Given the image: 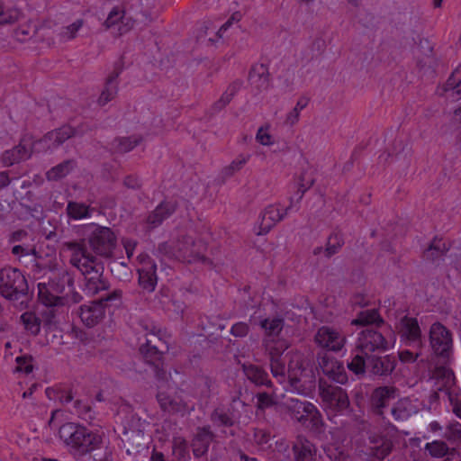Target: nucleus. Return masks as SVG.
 Segmentation results:
<instances>
[{
    "mask_svg": "<svg viewBox=\"0 0 461 461\" xmlns=\"http://www.w3.org/2000/svg\"><path fill=\"white\" fill-rule=\"evenodd\" d=\"M66 247L71 251L70 263L85 276L84 292L87 295H95L106 290L108 285L103 277L104 265L100 259L90 253L84 244L68 241Z\"/></svg>",
    "mask_w": 461,
    "mask_h": 461,
    "instance_id": "nucleus-1",
    "label": "nucleus"
},
{
    "mask_svg": "<svg viewBox=\"0 0 461 461\" xmlns=\"http://www.w3.org/2000/svg\"><path fill=\"white\" fill-rule=\"evenodd\" d=\"M265 348L270 357V366L273 376L279 382H282L287 372L291 386L297 389L304 372L301 356L296 354L289 357V363L286 368L285 363L288 358V353L284 356L287 349V345L285 340L266 339Z\"/></svg>",
    "mask_w": 461,
    "mask_h": 461,
    "instance_id": "nucleus-2",
    "label": "nucleus"
},
{
    "mask_svg": "<svg viewBox=\"0 0 461 461\" xmlns=\"http://www.w3.org/2000/svg\"><path fill=\"white\" fill-rule=\"evenodd\" d=\"M313 178L306 173L303 174L298 181L297 191L289 199V205L285 207L281 203L267 206L259 216L258 235L267 234L273 226L280 221L289 212L297 211L304 193L313 185Z\"/></svg>",
    "mask_w": 461,
    "mask_h": 461,
    "instance_id": "nucleus-3",
    "label": "nucleus"
},
{
    "mask_svg": "<svg viewBox=\"0 0 461 461\" xmlns=\"http://www.w3.org/2000/svg\"><path fill=\"white\" fill-rule=\"evenodd\" d=\"M168 350L164 333L161 330L154 328L146 334V342L140 347V352L147 363L153 366L157 379L167 382V371L163 362V353Z\"/></svg>",
    "mask_w": 461,
    "mask_h": 461,
    "instance_id": "nucleus-4",
    "label": "nucleus"
},
{
    "mask_svg": "<svg viewBox=\"0 0 461 461\" xmlns=\"http://www.w3.org/2000/svg\"><path fill=\"white\" fill-rule=\"evenodd\" d=\"M59 433L66 445L83 454L98 448L103 440L98 432H93L73 422L61 425Z\"/></svg>",
    "mask_w": 461,
    "mask_h": 461,
    "instance_id": "nucleus-5",
    "label": "nucleus"
},
{
    "mask_svg": "<svg viewBox=\"0 0 461 461\" xmlns=\"http://www.w3.org/2000/svg\"><path fill=\"white\" fill-rule=\"evenodd\" d=\"M38 296L41 303L46 306H56L61 303V294L66 288H73V279L66 270H49L48 282H39Z\"/></svg>",
    "mask_w": 461,
    "mask_h": 461,
    "instance_id": "nucleus-6",
    "label": "nucleus"
},
{
    "mask_svg": "<svg viewBox=\"0 0 461 461\" xmlns=\"http://www.w3.org/2000/svg\"><path fill=\"white\" fill-rule=\"evenodd\" d=\"M290 415L315 435L323 432L324 423L317 407L307 401L286 397L283 402Z\"/></svg>",
    "mask_w": 461,
    "mask_h": 461,
    "instance_id": "nucleus-7",
    "label": "nucleus"
},
{
    "mask_svg": "<svg viewBox=\"0 0 461 461\" xmlns=\"http://www.w3.org/2000/svg\"><path fill=\"white\" fill-rule=\"evenodd\" d=\"M84 229L88 235L89 245L96 254L107 258L114 257L117 238L110 228L89 223Z\"/></svg>",
    "mask_w": 461,
    "mask_h": 461,
    "instance_id": "nucleus-8",
    "label": "nucleus"
},
{
    "mask_svg": "<svg viewBox=\"0 0 461 461\" xmlns=\"http://www.w3.org/2000/svg\"><path fill=\"white\" fill-rule=\"evenodd\" d=\"M320 395L328 416H337L346 411L349 406L348 396L340 386L319 380Z\"/></svg>",
    "mask_w": 461,
    "mask_h": 461,
    "instance_id": "nucleus-9",
    "label": "nucleus"
},
{
    "mask_svg": "<svg viewBox=\"0 0 461 461\" xmlns=\"http://www.w3.org/2000/svg\"><path fill=\"white\" fill-rule=\"evenodd\" d=\"M28 290L27 281L23 273L14 267H4L0 270V294L10 300L18 299Z\"/></svg>",
    "mask_w": 461,
    "mask_h": 461,
    "instance_id": "nucleus-10",
    "label": "nucleus"
},
{
    "mask_svg": "<svg viewBox=\"0 0 461 461\" xmlns=\"http://www.w3.org/2000/svg\"><path fill=\"white\" fill-rule=\"evenodd\" d=\"M121 299L122 292L114 290L99 301L81 305L78 312L81 321L86 327H94L104 317L105 305L110 302H115L114 305L117 306L121 303Z\"/></svg>",
    "mask_w": 461,
    "mask_h": 461,
    "instance_id": "nucleus-11",
    "label": "nucleus"
},
{
    "mask_svg": "<svg viewBox=\"0 0 461 461\" xmlns=\"http://www.w3.org/2000/svg\"><path fill=\"white\" fill-rule=\"evenodd\" d=\"M432 377L437 380V390L447 393L453 412L461 419V394H454L452 392V386L455 383L453 371L446 366H439L434 370Z\"/></svg>",
    "mask_w": 461,
    "mask_h": 461,
    "instance_id": "nucleus-12",
    "label": "nucleus"
},
{
    "mask_svg": "<svg viewBox=\"0 0 461 461\" xmlns=\"http://www.w3.org/2000/svg\"><path fill=\"white\" fill-rule=\"evenodd\" d=\"M429 341L433 352L444 360L448 359L453 349L451 332L441 323H433L429 330Z\"/></svg>",
    "mask_w": 461,
    "mask_h": 461,
    "instance_id": "nucleus-13",
    "label": "nucleus"
},
{
    "mask_svg": "<svg viewBox=\"0 0 461 461\" xmlns=\"http://www.w3.org/2000/svg\"><path fill=\"white\" fill-rule=\"evenodd\" d=\"M357 347L360 352L372 355L388 350L390 342L380 331L368 327L360 332Z\"/></svg>",
    "mask_w": 461,
    "mask_h": 461,
    "instance_id": "nucleus-14",
    "label": "nucleus"
},
{
    "mask_svg": "<svg viewBox=\"0 0 461 461\" xmlns=\"http://www.w3.org/2000/svg\"><path fill=\"white\" fill-rule=\"evenodd\" d=\"M314 340L317 346L322 349L339 352L343 349L347 339L339 330L330 326H322L318 329Z\"/></svg>",
    "mask_w": 461,
    "mask_h": 461,
    "instance_id": "nucleus-15",
    "label": "nucleus"
},
{
    "mask_svg": "<svg viewBox=\"0 0 461 461\" xmlns=\"http://www.w3.org/2000/svg\"><path fill=\"white\" fill-rule=\"evenodd\" d=\"M138 258L141 264L138 268L139 285L143 290L153 292L158 283L157 265L148 255L140 254Z\"/></svg>",
    "mask_w": 461,
    "mask_h": 461,
    "instance_id": "nucleus-16",
    "label": "nucleus"
},
{
    "mask_svg": "<svg viewBox=\"0 0 461 461\" xmlns=\"http://www.w3.org/2000/svg\"><path fill=\"white\" fill-rule=\"evenodd\" d=\"M318 364L323 374L333 382L343 384L348 381V376L343 366L334 357H330L327 355H319Z\"/></svg>",
    "mask_w": 461,
    "mask_h": 461,
    "instance_id": "nucleus-17",
    "label": "nucleus"
},
{
    "mask_svg": "<svg viewBox=\"0 0 461 461\" xmlns=\"http://www.w3.org/2000/svg\"><path fill=\"white\" fill-rule=\"evenodd\" d=\"M401 341L407 346L420 347L421 344V331L416 318L404 317L401 321Z\"/></svg>",
    "mask_w": 461,
    "mask_h": 461,
    "instance_id": "nucleus-18",
    "label": "nucleus"
},
{
    "mask_svg": "<svg viewBox=\"0 0 461 461\" xmlns=\"http://www.w3.org/2000/svg\"><path fill=\"white\" fill-rule=\"evenodd\" d=\"M88 124L86 122L74 127L70 124L64 125L59 129L48 132L44 137V141H51L53 146L60 145L69 138L76 135H84L88 131Z\"/></svg>",
    "mask_w": 461,
    "mask_h": 461,
    "instance_id": "nucleus-19",
    "label": "nucleus"
},
{
    "mask_svg": "<svg viewBox=\"0 0 461 461\" xmlns=\"http://www.w3.org/2000/svg\"><path fill=\"white\" fill-rule=\"evenodd\" d=\"M106 28L115 36H121L131 30L133 26L131 20L126 17L125 12L119 7H114L109 13L104 22Z\"/></svg>",
    "mask_w": 461,
    "mask_h": 461,
    "instance_id": "nucleus-20",
    "label": "nucleus"
},
{
    "mask_svg": "<svg viewBox=\"0 0 461 461\" xmlns=\"http://www.w3.org/2000/svg\"><path fill=\"white\" fill-rule=\"evenodd\" d=\"M439 95H443L450 101L461 99V68H456L447 82L437 90Z\"/></svg>",
    "mask_w": 461,
    "mask_h": 461,
    "instance_id": "nucleus-21",
    "label": "nucleus"
},
{
    "mask_svg": "<svg viewBox=\"0 0 461 461\" xmlns=\"http://www.w3.org/2000/svg\"><path fill=\"white\" fill-rule=\"evenodd\" d=\"M396 390L393 387L382 386L374 390L371 396V403L375 411L379 415H384V409L389 403L395 400Z\"/></svg>",
    "mask_w": 461,
    "mask_h": 461,
    "instance_id": "nucleus-22",
    "label": "nucleus"
},
{
    "mask_svg": "<svg viewBox=\"0 0 461 461\" xmlns=\"http://www.w3.org/2000/svg\"><path fill=\"white\" fill-rule=\"evenodd\" d=\"M122 60H118L114 65V69L105 81L104 87L98 98V104L104 105L113 99L117 93V78L122 71Z\"/></svg>",
    "mask_w": 461,
    "mask_h": 461,
    "instance_id": "nucleus-23",
    "label": "nucleus"
},
{
    "mask_svg": "<svg viewBox=\"0 0 461 461\" xmlns=\"http://www.w3.org/2000/svg\"><path fill=\"white\" fill-rule=\"evenodd\" d=\"M249 81L251 86L257 88L258 92L267 90L269 86V71L267 66L263 63L253 65L249 74Z\"/></svg>",
    "mask_w": 461,
    "mask_h": 461,
    "instance_id": "nucleus-24",
    "label": "nucleus"
},
{
    "mask_svg": "<svg viewBox=\"0 0 461 461\" xmlns=\"http://www.w3.org/2000/svg\"><path fill=\"white\" fill-rule=\"evenodd\" d=\"M379 353L369 355L368 369L377 375H389L395 367L394 359L390 356L379 357Z\"/></svg>",
    "mask_w": 461,
    "mask_h": 461,
    "instance_id": "nucleus-25",
    "label": "nucleus"
},
{
    "mask_svg": "<svg viewBox=\"0 0 461 461\" xmlns=\"http://www.w3.org/2000/svg\"><path fill=\"white\" fill-rule=\"evenodd\" d=\"M242 370L245 376L257 386L272 387V382L267 372L261 366L254 364H243Z\"/></svg>",
    "mask_w": 461,
    "mask_h": 461,
    "instance_id": "nucleus-26",
    "label": "nucleus"
},
{
    "mask_svg": "<svg viewBox=\"0 0 461 461\" xmlns=\"http://www.w3.org/2000/svg\"><path fill=\"white\" fill-rule=\"evenodd\" d=\"M32 147L23 140L14 149L5 150L2 155V162L5 166H12L21 160H24L31 156Z\"/></svg>",
    "mask_w": 461,
    "mask_h": 461,
    "instance_id": "nucleus-27",
    "label": "nucleus"
},
{
    "mask_svg": "<svg viewBox=\"0 0 461 461\" xmlns=\"http://www.w3.org/2000/svg\"><path fill=\"white\" fill-rule=\"evenodd\" d=\"M212 438L213 434L209 427L199 428L192 442L194 456L200 457L206 454Z\"/></svg>",
    "mask_w": 461,
    "mask_h": 461,
    "instance_id": "nucleus-28",
    "label": "nucleus"
},
{
    "mask_svg": "<svg viewBox=\"0 0 461 461\" xmlns=\"http://www.w3.org/2000/svg\"><path fill=\"white\" fill-rule=\"evenodd\" d=\"M175 204L168 201L160 203L147 218V223L150 229L160 225L164 220L168 218L175 211Z\"/></svg>",
    "mask_w": 461,
    "mask_h": 461,
    "instance_id": "nucleus-29",
    "label": "nucleus"
},
{
    "mask_svg": "<svg viewBox=\"0 0 461 461\" xmlns=\"http://www.w3.org/2000/svg\"><path fill=\"white\" fill-rule=\"evenodd\" d=\"M175 204L168 201L160 203L147 218V223L150 229L160 225L164 220L168 218L175 211Z\"/></svg>",
    "mask_w": 461,
    "mask_h": 461,
    "instance_id": "nucleus-30",
    "label": "nucleus"
},
{
    "mask_svg": "<svg viewBox=\"0 0 461 461\" xmlns=\"http://www.w3.org/2000/svg\"><path fill=\"white\" fill-rule=\"evenodd\" d=\"M293 450L295 461H317L315 446L303 438H297Z\"/></svg>",
    "mask_w": 461,
    "mask_h": 461,
    "instance_id": "nucleus-31",
    "label": "nucleus"
},
{
    "mask_svg": "<svg viewBox=\"0 0 461 461\" xmlns=\"http://www.w3.org/2000/svg\"><path fill=\"white\" fill-rule=\"evenodd\" d=\"M448 250L449 246L447 242L441 238L435 237L429 248L424 251V258L432 263H438L441 259L445 260L444 258Z\"/></svg>",
    "mask_w": 461,
    "mask_h": 461,
    "instance_id": "nucleus-32",
    "label": "nucleus"
},
{
    "mask_svg": "<svg viewBox=\"0 0 461 461\" xmlns=\"http://www.w3.org/2000/svg\"><path fill=\"white\" fill-rule=\"evenodd\" d=\"M93 211L90 205L74 201H69L66 208L68 217L74 221L90 218Z\"/></svg>",
    "mask_w": 461,
    "mask_h": 461,
    "instance_id": "nucleus-33",
    "label": "nucleus"
},
{
    "mask_svg": "<svg viewBox=\"0 0 461 461\" xmlns=\"http://www.w3.org/2000/svg\"><path fill=\"white\" fill-rule=\"evenodd\" d=\"M141 138L137 136L116 138L111 143L109 149L113 153H125L140 143Z\"/></svg>",
    "mask_w": 461,
    "mask_h": 461,
    "instance_id": "nucleus-34",
    "label": "nucleus"
},
{
    "mask_svg": "<svg viewBox=\"0 0 461 461\" xmlns=\"http://www.w3.org/2000/svg\"><path fill=\"white\" fill-rule=\"evenodd\" d=\"M413 413L412 405L408 399L399 400L391 408V414L396 421L407 420Z\"/></svg>",
    "mask_w": 461,
    "mask_h": 461,
    "instance_id": "nucleus-35",
    "label": "nucleus"
},
{
    "mask_svg": "<svg viewBox=\"0 0 461 461\" xmlns=\"http://www.w3.org/2000/svg\"><path fill=\"white\" fill-rule=\"evenodd\" d=\"M368 357L369 354L366 355L363 352H360L357 347L351 360L348 363V368L356 375L364 374L366 368H368Z\"/></svg>",
    "mask_w": 461,
    "mask_h": 461,
    "instance_id": "nucleus-36",
    "label": "nucleus"
},
{
    "mask_svg": "<svg viewBox=\"0 0 461 461\" xmlns=\"http://www.w3.org/2000/svg\"><path fill=\"white\" fill-rule=\"evenodd\" d=\"M185 244L187 247L185 248V255H188L193 258L200 259L203 262L206 260V258L203 255V252L207 249V244L205 241L202 240L196 241L191 238H187Z\"/></svg>",
    "mask_w": 461,
    "mask_h": 461,
    "instance_id": "nucleus-37",
    "label": "nucleus"
},
{
    "mask_svg": "<svg viewBox=\"0 0 461 461\" xmlns=\"http://www.w3.org/2000/svg\"><path fill=\"white\" fill-rule=\"evenodd\" d=\"M75 161L72 159L65 160L59 165L51 167L46 173L47 179L50 181L59 180L69 174L74 168Z\"/></svg>",
    "mask_w": 461,
    "mask_h": 461,
    "instance_id": "nucleus-38",
    "label": "nucleus"
},
{
    "mask_svg": "<svg viewBox=\"0 0 461 461\" xmlns=\"http://www.w3.org/2000/svg\"><path fill=\"white\" fill-rule=\"evenodd\" d=\"M267 338L277 337L284 326V320L280 317L265 318L259 323Z\"/></svg>",
    "mask_w": 461,
    "mask_h": 461,
    "instance_id": "nucleus-39",
    "label": "nucleus"
},
{
    "mask_svg": "<svg viewBox=\"0 0 461 461\" xmlns=\"http://www.w3.org/2000/svg\"><path fill=\"white\" fill-rule=\"evenodd\" d=\"M351 323L354 325L363 326L375 324L377 327H379L382 323H384V321L380 317L378 311L372 309L360 312L357 317L354 319Z\"/></svg>",
    "mask_w": 461,
    "mask_h": 461,
    "instance_id": "nucleus-40",
    "label": "nucleus"
},
{
    "mask_svg": "<svg viewBox=\"0 0 461 461\" xmlns=\"http://www.w3.org/2000/svg\"><path fill=\"white\" fill-rule=\"evenodd\" d=\"M372 443H374L373 449V455L379 459V461H382L384 458H385L392 451L393 449V442L391 439L387 438H380L379 440H371Z\"/></svg>",
    "mask_w": 461,
    "mask_h": 461,
    "instance_id": "nucleus-41",
    "label": "nucleus"
},
{
    "mask_svg": "<svg viewBox=\"0 0 461 461\" xmlns=\"http://www.w3.org/2000/svg\"><path fill=\"white\" fill-rule=\"evenodd\" d=\"M158 402L164 411L178 412L181 411L183 406L176 399L171 398L168 394L162 391H158L157 394Z\"/></svg>",
    "mask_w": 461,
    "mask_h": 461,
    "instance_id": "nucleus-42",
    "label": "nucleus"
},
{
    "mask_svg": "<svg viewBox=\"0 0 461 461\" xmlns=\"http://www.w3.org/2000/svg\"><path fill=\"white\" fill-rule=\"evenodd\" d=\"M21 321L27 331L32 335H37L41 330L40 318L32 312H25L21 315Z\"/></svg>",
    "mask_w": 461,
    "mask_h": 461,
    "instance_id": "nucleus-43",
    "label": "nucleus"
},
{
    "mask_svg": "<svg viewBox=\"0 0 461 461\" xmlns=\"http://www.w3.org/2000/svg\"><path fill=\"white\" fill-rule=\"evenodd\" d=\"M173 455L178 461H188L190 459L189 446L185 438H174Z\"/></svg>",
    "mask_w": 461,
    "mask_h": 461,
    "instance_id": "nucleus-44",
    "label": "nucleus"
},
{
    "mask_svg": "<svg viewBox=\"0 0 461 461\" xmlns=\"http://www.w3.org/2000/svg\"><path fill=\"white\" fill-rule=\"evenodd\" d=\"M240 86V83L239 82L230 84L221 98L213 104V110L220 111L225 107V105H227L235 95Z\"/></svg>",
    "mask_w": 461,
    "mask_h": 461,
    "instance_id": "nucleus-45",
    "label": "nucleus"
},
{
    "mask_svg": "<svg viewBox=\"0 0 461 461\" xmlns=\"http://www.w3.org/2000/svg\"><path fill=\"white\" fill-rule=\"evenodd\" d=\"M443 437L452 443H461V423L451 421L445 428Z\"/></svg>",
    "mask_w": 461,
    "mask_h": 461,
    "instance_id": "nucleus-46",
    "label": "nucleus"
},
{
    "mask_svg": "<svg viewBox=\"0 0 461 461\" xmlns=\"http://www.w3.org/2000/svg\"><path fill=\"white\" fill-rule=\"evenodd\" d=\"M425 449L429 454L436 458L444 457L448 453L447 445L441 440H434L425 445Z\"/></svg>",
    "mask_w": 461,
    "mask_h": 461,
    "instance_id": "nucleus-47",
    "label": "nucleus"
},
{
    "mask_svg": "<svg viewBox=\"0 0 461 461\" xmlns=\"http://www.w3.org/2000/svg\"><path fill=\"white\" fill-rule=\"evenodd\" d=\"M250 155L240 154L221 173L224 176H230L240 171L249 161Z\"/></svg>",
    "mask_w": 461,
    "mask_h": 461,
    "instance_id": "nucleus-48",
    "label": "nucleus"
},
{
    "mask_svg": "<svg viewBox=\"0 0 461 461\" xmlns=\"http://www.w3.org/2000/svg\"><path fill=\"white\" fill-rule=\"evenodd\" d=\"M211 420L215 425L224 427H230L234 422L231 414L221 408L213 411Z\"/></svg>",
    "mask_w": 461,
    "mask_h": 461,
    "instance_id": "nucleus-49",
    "label": "nucleus"
},
{
    "mask_svg": "<svg viewBox=\"0 0 461 461\" xmlns=\"http://www.w3.org/2000/svg\"><path fill=\"white\" fill-rule=\"evenodd\" d=\"M343 243L344 240L340 232L334 231L332 234H330V236L328 238L327 247L325 249L327 257H331L332 255L336 254Z\"/></svg>",
    "mask_w": 461,
    "mask_h": 461,
    "instance_id": "nucleus-50",
    "label": "nucleus"
},
{
    "mask_svg": "<svg viewBox=\"0 0 461 461\" xmlns=\"http://www.w3.org/2000/svg\"><path fill=\"white\" fill-rule=\"evenodd\" d=\"M15 361H16V367H15L16 372L23 373L25 375H28L32 372L33 358L31 356H27V355L19 356L16 357Z\"/></svg>",
    "mask_w": 461,
    "mask_h": 461,
    "instance_id": "nucleus-51",
    "label": "nucleus"
},
{
    "mask_svg": "<svg viewBox=\"0 0 461 461\" xmlns=\"http://www.w3.org/2000/svg\"><path fill=\"white\" fill-rule=\"evenodd\" d=\"M240 19L241 14L240 12H234L230 19L225 23H223L217 32L218 38L223 39L225 35H227L228 32L233 29L234 24H237Z\"/></svg>",
    "mask_w": 461,
    "mask_h": 461,
    "instance_id": "nucleus-52",
    "label": "nucleus"
},
{
    "mask_svg": "<svg viewBox=\"0 0 461 461\" xmlns=\"http://www.w3.org/2000/svg\"><path fill=\"white\" fill-rule=\"evenodd\" d=\"M256 398L258 409L265 410L275 404L274 392L258 393Z\"/></svg>",
    "mask_w": 461,
    "mask_h": 461,
    "instance_id": "nucleus-53",
    "label": "nucleus"
},
{
    "mask_svg": "<svg viewBox=\"0 0 461 461\" xmlns=\"http://www.w3.org/2000/svg\"><path fill=\"white\" fill-rule=\"evenodd\" d=\"M46 395L49 399L59 400L62 403H68L73 399L71 392H59L58 389L54 388H47Z\"/></svg>",
    "mask_w": 461,
    "mask_h": 461,
    "instance_id": "nucleus-54",
    "label": "nucleus"
},
{
    "mask_svg": "<svg viewBox=\"0 0 461 461\" xmlns=\"http://www.w3.org/2000/svg\"><path fill=\"white\" fill-rule=\"evenodd\" d=\"M12 253L14 256L19 257L20 258L24 257H30L31 261H34L36 258L35 249L33 247L23 244L14 245L12 249Z\"/></svg>",
    "mask_w": 461,
    "mask_h": 461,
    "instance_id": "nucleus-55",
    "label": "nucleus"
},
{
    "mask_svg": "<svg viewBox=\"0 0 461 461\" xmlns=\"http://www.w3.org/2000/svg\"><path fill=\"white\" fill-rule=\"evenodd\" d=\"M83 20L78 19L73 23L66 26L63 28L61 32V37L64 40H72L76 37L77 32L81 29L83 26Z\"/></svg>",
    "mask_w": 461,
    "mask_h": 461,
    "instance_id": "nucleus-56",
    "label": "nucleus"
},
{
    "mask_svg": "<svg viewBox=\"0 0 461 461\" xmlns=\"http://www.w3.org/2000/svg\"><path fill=\"white\" fill-rule=\"evenodd\" d=\"M256 140L264 146H270L273 144V137L269 133V126H261L256 134Z\"/></svg>",
    "mask_w": 461,
    "mask_h": 461,
    "instance_id": "nucleus-57",
    "label": "nucleus"
},
{
    "mask_svg": "<svg viewBox=\"0 0 461 461\" xmlns=\"http://www.w3.org/2000/svg\"><path fill=\"white\" fill-rule=\"evenodd\" d=\"M122 246L125 249L127 258L130 259L133 255L137 247V240L131 238H124L122 240Z\"/></svg>",
    "mask_w": 461,
    "mask_h": 461,
    "instance_id": "nucleus-58",
    "label": "nucleus"
},
{
    "mask_svg": "<svg viewBox=\"0 0 461 461\" xmlns=\"http://www.w3.org/2000/svg\"><path fill=\"white\" fill-rule=\"evenodd\" d=\"M17 12L6 13L4 10L2 4L0 3V24L13 23L17 20Z\"/></svg>",
    "mask_w": 461,
    "mask_h": 461,
    "instance_id": "nucleus-59",
    "label": "nucleus"
},
{
    "mask_svg": "<svg viewBox=\"0 0 461 461\" xmlns=\"http://www.w3.org/2000/svg\"><path fill=\"white\" fill-rule=\"evenodd\" d=\"M249 332V326L244 322H238L232 325L230 333L235 337H245Z\"/></svg>",
    "mask_w": 461,
    "mask_h": 461,
    "instance_id": "nucleus-60",
    "label": "nucleus"
},
{
    "mask_svg": "<svg viewBox=\"0 0 461 461\" xmlns=\"http://www.w3.org/2000/svg\"><path fill=\"white\" fill-rule=\"evenodd\" d=\"M271 435L268 431L264 429H256L254 432V439L258 445H265L269 442Z\"/></svg>",
    "mask_w": 461,
    "mask_h": 461,
    "instance_id": "nucleus-61",
    "label": "nucleus"
},
{
    "mask_svg": "<svg viewBox=\"0 0 461 461\" xmlns=\"http://www.w3.org/2000/svg\"><path fill=\"white\" fill-rule=\"evenodd\" d=\"M419 357L418 353H414L408 349H402L399 352V358L402 362L412 363L417 360Z\"/></svg>",
    "mask_w": 461,
    "mask_h": 461,
    "instance_id": "nucleus-62",
    "label": "nucleus"
},
{
    "mask_svg": "<svg viewBox=\"0 0 461 461\" xmlns=\"http://www.w3.org/2000/svg\"><path fill=\"white\" fill-rule=\"evenodd\" d=\"M123 184L129 188L136 189L140 186V179L135 175H129L124 178Z\"/></svg>",
    "mask_w": 461,
    "mask_h": 461,
    "instance_id": "nucleus-63",
    "label": "nucleus"
},
{
    "mask_svg": "<svg viewBox=\"0 0 461 461\" xmlns=\"http://www.w3.org/2000/svg\"><path fill=\"white\" fill-rule=\"evenodd\" d=\"M300 114L295 111L292 110L287 113L285 120V124L288 126H294L295 123L298 122Z\"/></svg>",
    "mask_w": 461,
    "mask_h": 461,
    "instance_id": "nucleus-64",
    "label": "nucleus"
}]
</instances>
